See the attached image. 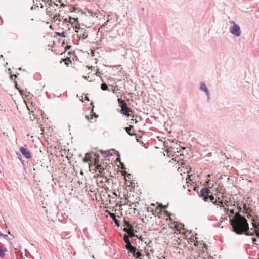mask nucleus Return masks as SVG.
I'll use <instances>...</instances> for the list:
<instances>
[{
  "mask_svg": "<svg viewBox=\"0 0 259 259\" xmlns=\"http://www.w3.org/2000/svg\"><path fill=\"white\" fill-rule=\"evenodd\" d=\"M239 212L236 213L235 215L231 218L230 216V223L232 226L233 231L236 234H243L246 230L248 229V223L246 219L240 214L242 211V208L238 207Z\"/></svg>",
  "mask_w": 259,
  "mask_h": 259,
  "instance_id": "f257e3e1",
  "label": "nucleus"
},
{
  "mask_svg": "<svg viewBox=\"0 0 259 259\" xmlns=\"http://www.w3.org/2000/svg\"><path fill=\"white\" fill-rule=\"evenodd\" d=\"M230 32L236 36H239L241 35V30L239 26L234 22L230 28Z\"/></svg>",
  "mask_w": 259,
  "mask_h": 259,
  "instance_id": "f03ea898",
  "label": "nucleus"
},
{
  "mask_svg": "<svg viewBox=\"0 0 259 259\" xmlns=\"http://www.w3.org/2000/svg\"><path fill=\"white\" fill-rule=\"evenodd\" d=\"M199 89L201 91L205 92V94L207 96V101H209L210 99V94L207 86L206 85L205 82L201 81L200 82Z\"/></svg>",
  "mask_w": 259,
  "mask_h": 259,
  "instance_id": "7ed1b4c3",
  "label": "nucleus"
},
{
  "mask_svg": "<svg viewBox=\"0 0 259 259\" xmlns=\"http://www.w3.org/2000/svg\"><path fill=\"white\" fill-rule=\"evenodd\" d=\"M20 151L22 154L26 158H30L31 155L30 152L24 147H21L20 148Z\"/></svg>",
  "mask_w": 259,
  "mask_h": 259,
  "instance_id": "20e7f679",
  "label": "nucleus"
},
{
  "mask_svg": "<svg viewBox=\"0 0 259 259\" xmlns=\"http://www.w3.org/2000/svg\"><path fill=\"white\" fill-rule=\"evenodd\" d=\"M131 112H132L131 109L128 108L127 106H125V107L121 108V110L120 111L121 114H123L127 117L131 116Z\"/></svg>",
  "mask_w": 259,
  "mask_h": 259,
  "instance_id": "39448f33",
  "label": "nucleus"
},
{
  "mask_svg": "<svg viewBox=\"0 0 259 259\" xmlns=\"http://www.w3.org/2000/svg\"><path fill=\"white\" fill-rule=\"evenodd\" d=\"M210 193V191L208 188H202L200 191L201 195L203 196L204 198L207 197Z\"/></svg>",
  "mask_w": 259,
  "mask_h": 259,
  "instance_id": "423d86ee",
  "label": "nucleus"
},
{
  "mask_svg": "<svg viewBox=\"0 0 259 259\" xmlns=\"http://www.w3.org/2000/svg\"><path fill=\"white\" fill-rule=\"evenodd\" d=\"M126 248L128 250V253L133 254V256L135 254V253L138 250L137 248L135 246L130 245L129 246H126Z\"/></svg>",
  "mask_w": 259,
  "mask_h": 259,
  "instance_id": "0eeeda50",
  "label": "nucleus"
},
{
  "mask_svg": "<svg viewBox=\"0 0 259 259\" xmlns=\"http://www.w3.org/2000/svg\"><path fill=\"white\" fill-rule=\"evenodd\" d=\"M252 230V232H249L247 234V236H254V235L259 238V230L256 229L255 228H251Z\"/></svg>",
  "mask_w": 259,
  "mask_h": 259,
  "instance_id": "6e6552de",
  "label": "nucleus"
},
{
  "mask_svg": "<svg viewBox=\"0 0 259 259\" xmlns=\"http://www.w3.org/2000/svg\"><path fill=\"white\" fill-rule=\"evenodd\" d=\"M127 225L126 227H124L123 229L124 232H126L127 234L134 229L133 226L128 222H126Z\"/></svg>",
  "mask_w": 259,
  "mask_h": 259,
  "instance_id": "1a4fd4ad",
  "label": "nucleus"
},
{
  "mask_svg": "<svg viewBox=\"0 0 259 259\" xmlns=\"http://www.w3.org/2000/svg\"><path fill=\"white\" fill-rule=\"evenodd\" d=\"M110 217L112 218V219L113 220L115 224L117 226H119V222L117 219L116 215L115 214L113 213H110Z\"/></svg>",
  "mask_w": 259,
  "mask_h": 259,
  "instance_id": "9d476101",
  "label": "nucleus"
},
{
  "mask_svg": "<svg viewBox=\"0 0 259 259\" xmlns=\"http://www.w3.org/2000/svg\"><path fill=\"white\" fill-rule=\"evenodd\" d=\"M123 240L126 243V246H129L131 244V241L130 240V237L126 235H124L123 236Z\"/></svg>",
  "mask_w": 259,
  "mask_h": 259,
  "instance_id": "9b49d317",
  "label": "nucleus"
},
{
  "mask_svg": "<svg viewBox=\"0 0 259 259\" xmlns=\"http://www.w3.org/2000/svg\"><path fill=\"white\" fill-rule=\"evenodd\" d=\"M117 101L121 108L125 107V106H127L126 102L124 100L120 98H118Z\"/></svg>",
  "mask_w": 259,
  "mask_h": 259,
  "instance_id": "f8f14e48",
  "label": "nucleus"
},
{
  "mask_svg": "<svg viewBox=\"0 0 259 259\" xmlns=\"http://www.w3.org/2000/svg\"><path fill=\"white\" fill-rule=\"evenodd\" d=\"M117 101L121 108L125 107V106H127L126 102L124 100L120 98H118Z\"/></svg>",
  "mask_w": 259,
  "mask_h": 259,
  "instance_id": "ddd939ff",
  "label": "nucleus"
},
{
  "mask_svg": "<svg viewBox=\"0 0 259 259\" xmlns=\"http://www.w3.org/2000/svg\"><path fill=\"white\" fill-rule=\"evenodd\" d=\"M251 221H252L251 223L252 226L253 227L252 228H255L256 229L259 228V221L256 222L254 218L253 219H251Z\"/></svg>",
  "mask_w": 259,
  "mask_h": 259,
  "instance_id": "4468645a",
  "label": "nucleus"
},
{
  "mask_svg": "<svg viewBox=\"0 0 259 259\" xmlns=\"http://www.w3.org/2000/svg\"><path fill=\"white\" fill-rule=\"evenodd\" d=\"M215 199H216L214 198V197L212 195H208V196L207 197L205 198V201H207L208 200H210L212 203L214 201V200Z\"/></svg>",
  "mask_w": 259,
  "mask_h": 259,
  "instance_id": "2eb2a0df",
  "label": "nucleus"
},
{
  "mask_svg": "<svg viewBox=\"0 0 259 259\" xmlns=\"http://www.w3.org/2000/svg\"><path fill=\"white\" fill-rule=\"evenodd\" d=\"M223 201L222 200H220V198H218V199H215L214 200V201L213 202V203L216 205H222L223 204Z\"/></svg>",
  "mask_w": 259,
  "mask_h": 259,
  "instance_id": "dca6fc26",
  "label": "nucleus"
},
{
  "mask_svg": "<svg viewBox=\"0 0 259 259\" xmlns=\"http://www.w3.org/2000/svg\"><path fill=\"white\" fill-rule=\"evenodd\" d=\"M90 160V154L87 153L85 154V157H84L83 159V161L85 163H87L88 161H89Z\"/></svg>",
  "mask_w": 259,
  "mask_h": 259,
  "instance_id": "f3484780",
  "label": "nucleus"
},
{
  "mask_svg": "<svg viewBox=\"0 0 259 259\" xmlns=\"http://www.w3.org/2000/svg\"><path fill=\"white\" fill-rule=\"evenodd\" d=\"M87 37H88L87 33L85 31H84L82 35H80L79 36H78V38L79 39H85L87 38Z\"/></svg>",
  "mask_w": 259,
  "mask_h": 259,
  "instance_id": "a211bd4d",
  "label": "nucleus"
},
{
  "mask_svg": "<svg viewBox=\"0 0 259 259\" xmlns=\"http://www.w3.org/2000/svg\"><path fill=\"white\" fill-rule=\"evenodd\" d=\"M143 255L142 254L141 251L137 250L136 252L135 253V254L134 256L136 257L137 258H140V259H141L140 257L142 256Z\"/></svg>",
  "mask_w": 259,
  "mask_h": 259,
  "instance_id": "6ab92c4d",
  "label": "nucleus"
},
{
  "mask_svg": "<svg viewBox=\"0 0 259 259\" xmlns=\"http://www.w3.org/2000/svg\"><path fill=\"white\" fill-rule=\"evenodd\" d=\"M101 88L103 91H106L108 90V87L107 85L105 83H103L101 84Z\"/></svg>",
  "mask_w": 259,
  "mask_h": 259,
  "instance_id": "aec40b11",
  "label": "nucleus"
},
{
  "mask_svg": "<svg viewBox=\"0 0 259 259\" xmlns=\"http://www.w3.org/2000/svg\"><path fill=\"white\" fill-rule=\"evenodd\" d=\"M133 127L132 125H130L129 127H126L125 128L126 132L131 136L133 135V134L131 133V129Z\"/></svg>",
  "mask_w": 259,
  "mask_h": 259,
  "instance_id": "412c9836",
  "label": "nucleus"
},
{
  "mask_svg": "<svg viewBox=\"0 0 259 259\" xmlns=\"http://www.w3.org/2000/svg\"><path fill=\"white\" fill-rule=\"evenodd\" d=\"M128 236L129 237H136L137 236V235L134 233V229L133 230H132L128 233Z\"/></svg>",
  "mask_w": 259,
  "mask_h": 259,
  "instance_id": "4be33fe9",
  "label": "nucleus"
},
{
  "mask_svg": "<svg viewBox=\"0 0 259 259\" xmlns=\"http://www.w3.org/2000/svg\"><path fill=\"white\" fill-rule=\"evenodd\" d=\"M7 251V249L5 248V250H2L1 248H0V257H2V258H3L4 257L5 255V254L4 253V251Z\"/></svg>",
  "mask_w": 259,
  "mask_h": 259,
  "instance_id": "5701e85b",
  "label": "nucleus"
},
{
  "mask_svg": "<svg viewBox=\"0 0 259 259\" xmlns=\"http://www.w3.org/2000/svg\"><path fill=\"white\" fill-rule=\"evenodd\" d=\"M110 155H112L111 154L109 153V151L105 152L104 154V156L105 158L108 157Z\"/></svg>",
  "mask_w": 259,
  "mask_h": 259,
  "instance_id": "b1692460",
  "label": "nucleus"
},
{
  "mask_svg": "<svg viewBox=\"0 0 259 259\" xmlns=\"http://www.w3.org/2000/svg\"><path fill=\"white\" fill-rule=\"evenodd\" d=\"M57 35L58 36H60V37H65L64 32H57Z\"/></svg>",
  "mask_w": 259,
  "mask_h": 259,
  "instance_id": "393cba45",
  "label": "nucleus"
},
{
  "mask_svg": "<svg viewBox=\"0 0 259 259\" xmlns=\"http://www.w3.org/2000/svg\"><path fill=\"white\" fill-rule=\"evenodd\" d=\"M243 208L244 209V210L246 211V212H247L249 210V208L247 206V205L246 204H244L243 205Z\"/></svg>",
  "mask_w": 259,
  "mask_h": 259,
  "instance_id": "a878e982",
  "label": "nucleus"
},
{
  "mask_svg": "<svg viewBox=\"0 0 259 259\" xmlns=\"http://www.w3.org/2000/svg\"><path fill=\"white\" fill-rule=\"evenodd\" d=\"M53 19H54V20L55 22H57V21L60 22V19L57 18V14H56L54 16Z\"/></svg>",
  "mask_w": 259,
  "mask_h": 259,
  "instance_id": "bb28decb",
  "label": "nucleus"
},
{
  "mask_svg": "<svg viewBox=\"0 0 259 259\" xmlns=\"http://www.w3.org/2000/svg\"><path fill=\"white\" fill-rule=\"evenodd\" d=\"M249 232H252V230H251V228L250 229L249 227H248V229L246 230V231H245V232L243 234H245L247 236V234Z\"/></svg>",
  "mask_w": 259,
  "mask_h": 259,
  "instance_id": "cd10ccee",
  "label": "nucleus"
},
{
  "mask_svg": "<svg viewBox=\"0 0 259 259\" xmlns=\"http://www.w3.org/2000/svg\"><path fill=\"white\" fill-rule=\"evenodd\" d=\"M116 161H119L120 163H121V164H122V168L123 169H125V167H124V165L123 164V163H121V161H120V158L119 157H118L117 159H116Z\"/></svg>",
  "mask_w": 259,
  "mask_h": 259,
  "instance_id": "c85d7f7f",
  "label": "nucleus"
},
{
  "mask_svg": "<svg viewBox=\"0 0 259 259\" xmlns=\"http://www.w3.org/2000/svg\"><path fill=\"white\" fill-rule=\"evenodd\" d=\"M47 3L50 6H52L53 5V1L52 0H47Z\"/></svg>",
  "mask_w": 259,
  "mask_h": 259,
  "instance_id": "c756f323",
  "label": "nucleus"
},
{
  "mask_svg": "<svg viewBox=\"0 0 259 259\" xmlns=\"http://www.w3.org/2000/svg\"><path fill=\"white\" fill-rule=\"evenodd\" d=\"M228 211H229V212L230 214H234V209H228Z\"/></svg>",
  "mask_w": 259,
  "mask_h": 259,
  "instance_id": "7c9ffc66",
  "label": "nucleus"
},
{
  "mask_svg": "<svg viewBox=\"0 0 259 259\" xmlns=\"http://www.w3.org/2000/svg\"><path fill=\"white\" fill-rule=\"evenodd\" d=\"M97 14L96 13H94L93 12L92 14H91V15L93 17H97Z\"/></svg>",
  "mask_w": 259,
  "mask_h": 259,
  "instance_id": "2f4dec72",
  "label": "nucleus"
},
{
  "mask_svg": "<svg viewBox=\"0 0 259 259\" xmlns=\"http://www.w3.org/2000/svg\"><path fill=\"white\" fill-rule=\"evenodd\" d=\"M252 240L254 243H255V242L257 241V239L256 238H252Z\"/></svg>",
  "mask_w": 259,
  "mask_h": 259,
  "instance_id": "473e14b6",
  "label": "nucleus"
},
{
  "mask_svg": "<svg viewBox=\"0 0 259 259\" xmlns=\"http://www.w3.org/2000/svg\"><path fill=\"white\" fill-rule=\"evenodd\" d=\"M1 237H4V238H6L8 237L7 235H4L3 234V236H1Z\"/></svg>",
  "mask_w": 259,
  "mask_h": 259,
  "instance_id": "72a5a7b5",
  "label": "nucleus"
},
{
  "mask_svg": "<svg viewBox=\"0 0 259 259\" xmlns=\"http://www.w3.org/2000/svg\"><path fill=\"white\" fill-rule=\"evenodd\" d=\"M207 246L206 244H203V248L207 249Z\"/></svg>",
  "mask_w": 259,
  "mask_h": 259,
  "instance_id": "f704fd0d",
  "label": "nucleus"
},
{
  "mask_svg": "<svg viewBox=\"0 0 259 259\" xmlns=\"http://www.w3.org/2000/svg\"><path fill=\"white\" fill-rule=\"evenodd\" d=\"M47 14H49V13H51V11L50 10H49V9H47Z\"/></svg>",
  "mask_w": 259,
  "mask_h": 259,
  "instance_id": "c9c22d12",
  "label": "nucleus"
},
{
  "mask_svg": "<svg viewBox=\"0 0 259 259\" xmlns=\"http://www.w3.org/2000/svg\"><path fill=\"white\" fill-rule=\"evenodd\" d=\"M116 88H114L113 89V90H112L113 92L115 93V92H116Z\"/></svg>",
  "mask_w": 259,
  "mask_h": 259,
  "instance_id": "e433bc0d",
  "label": "nucleus"
},
{
  "mask_svg": "<svg viewBox=\"0 0 259 259\" xmlns=\"http://www.w3.org/2000/svg\"><path fill=\"white\" fill-rule=\"evenodd\" d=\"M65 5L64 4V3H62V4H61V7H65Z\"/></svg>",
  "mask_w": 259,
  "mask_h": 259,
  "instance_id": "4c0bfd02",
  "label": "nucleus"
},
{
  "mask_svg": "<svg viewBox=\"0 0 259 259\" xmlns=\"http://www.w3.org/2000/svg\"><path fill=\"white\" fill-rule=\"evenodd\" d=\"M70 48H71V46H67V49H70Z\"/></svg>",
  "mask_w": 259,
  "mask_h": 259,
  "instance_id": "58836bf2",
  "label": "nucleus"
},
{
  "mask_svg": "<svg viewBox=\"0 0 259 259\" xmlns=\"http://www.w3.org/2000/svg\"><path fill=\"white\" fill-rule=\"evenodd\" d=\"M84 77L85 79H86L87 80H88V78H89V76H88V77Z\"/></svg>",
  "mask_w": 259,
  "mask_h": 259,
  "instance_id": "ea45409f",
  "label": "nucleus"
},
{
  "mask_svg": "<svg viewBox=\"0 0 259 259\" xmlns=\"http://www.w3.org/2000/svg\"><path fill=\"white\" fill-rule=\"evenodd\" d=\"M100 72H98L96 73V75L98 76Z\"/></svg>",
  "mask_w": 259,
  "mask_h": 259,
  "instance_id": "a19ab883",
  "label": "nucleus"
},
{
  "mask_svg": "<svg viewBox=\"0 0 259 259\" xmlns=\"http://www.w3.org/2000/svg\"><path fill=\"white\" fill-rule=\"evenodd\" d=\"M247 217H248V219H249L250 217H251V215H248Z\"/></svg>",
  "mask_w": 259,
  "mask_h": 259,
  "instance_id": "79ce46f5",
  "label": "nucleus"
},
{
  "mask_svg": "<svg viewBox=\"0 0 259 259\" xmlns=\"http://www.w3.org/2000/svg\"><path fill=\"white\" fill-rule=\"evenodd\" d=\"M54 4L56 6H57V7L58 6V4L54 3Z\"/></svg>",
  "mask_w": 259,
  "mask_h": 259,
  "instance_id": "37998d69",
  "label": "nucleus"
},
{
  "mask_svg": "<svg viewBox=\"0 0 259 259\" xmlns=\"http://www.w3.org/2000/svg\"><path fill=\"white\" fill-rule=\"evenodd\" d=\"M133 204H135V206H136V204L135 203H132V204L131 205H130V206H131L132 205H133Z\"/></svg>",
  "mask_w": 259,
  "mask_h": 259,
  "instance_id": "c03bdc74",
  "label": "nucleus"
},
{
  "mask_svg": "<svg viewBox=\"0 0 259 259\" xmlns=\"http://www.w3.org/2000/svg\"><path fill=\"white\" fill-rule=\"evenodd\" d=\"M141 10L144 11V7L142 8Z\"/></svg>",
  "mask_w": 259,
  "mask_h": 259,
  "instance_id": "a18cd8bd",
  "label": "nucleus"
},
{
  "mask_svg": "<svg viewBox=\"0 0 259 259\" xmlns=\"http://www.w3.org/2000/svg\"><path fill=\"white\" fill-rule=\"evenodd\" d=\"M105 179H106V182H108L109 181L106 178H105Z\"/></svg>",
  "mask_w": 259,
  "mask_h": 259,
  "instance_id": "49530a36",
  "label": "nucleus"
},
{
  "mask_svg": "<svg viewBox=\"0 0 259 259\" xmlns=\"http://www.w3.org/2000/svg\"><path fill=\"white\" fill-rule=\"evenodd\" d=\"M0 236H3V233L0 232Z\"/></svg>",
  "mask_w": 259,
  "mask_h": 259,
  "instance_id": "de8ad7c7",
  "label": "nucleus"
},
{
  "mask_svg": "<svg viewBox=\"0 0 259 259\" xmlns=\"http://www.w3.org/2000/svg\"><path fill=\"white\" fill-rule=\"evenodd\" d=\"M100 182L102 183V182H103V180H101L100 181Z\"/></svg>",
  "mask_w": 259,
  "mask_h": 259,
  "instance_id": "09e8293b",
  "label": "nucleus"
},
{
  "mask_svg": "<svg viewBox=\"0 0 259 259\" xmlns=\"http://www.w3.org/2000/svg\"><path fill=\"white\" fill-rule=\"evenodd\" d=\"M5 227L7 228V226L6 224H5Z\"/></svg>",
  "mask_w": 259,
  "mask_h": 259,
  "instance_id": "8fccbe9b",
  "label": "nucleus"
},
{
  "mask_svg": "<svg viewBox=\"0 0 259 259\" xmlns=\"http://www.w3.org/2000/svg\"><path fill=\"white\" fill-rule=\"evenodd\" d=\"M8 233H9V234H11L10 231H9V232H8Z\"/></svg>",
  "mask_w": 259,
  "mask_h": 259,
  "instance_id": "3c124183",
  "label": "nucleus"
},
{
  "mask_svg": "<svg viewBox=\"0 0 259 259\" xmlns=\"http://www.w3.org/2000/svg\"><path fill=\"white\" fill-rule=\"evenodd\" d=\"M80 173H81V174H82V175L83 174V172H82V171H81V172H80Z\"/></svg>",
  "mask_w": 259,
  "mask_h": 259,
  "instance_id": "603ef678",
  "label": "nucleus"
},
{
  "mask_svg": "<svg viewBox=\"0 0 259 259\" xmlns=\"http://www.w3.org/2000/svg\"><path fill=\"white\" fill-rule=\"evenodd\" d=\"M20 259H24V258H20Z\"/></svg>",
  "mask_w": 259,
  "mask_h": 259,
  "instance_id": "864d4df0",
  "label": "nucleus"
},
{
  "mask_svg": "<svg viewBox=\"0 0 259 259\" xmlns=\"http://www.w3.org/2000/svg\"><path fill=\"white\" fill-rule=\"evenodd\" d=\"M258 259H259V258H258Z\"/></svg>",
  "mask_w": 259,
  "mask_h": 259,
  "instance_id": "5fc2aeb1",
  "label": "nucleus"
}]
</instances>
